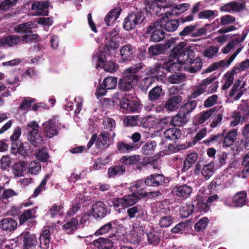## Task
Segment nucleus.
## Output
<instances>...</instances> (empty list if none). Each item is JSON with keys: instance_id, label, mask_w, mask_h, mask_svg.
Masks as SVG:
<instances>
[{"instance_id": "nucleus-1", "label": "nucleus", "mask_w": 249, "mask_h": 249, "mask_svg": "<svg viewBox=\"0 0 249 249\" xmlns=\"http://www.w3.org/2000/svg\"><path fill=\"white\" fill-rule=\"evenodd\" d=\"M115 30L108 33L106 35L105 47L103 50H100L93 56V61L97 69L103 68L108 72H114L117 71L119 66L113 61H106L108 55L112 56L115 54L116 49L119 46V37Z\"/></svg>"}, {"instance_id": "nucleus-2", "label": "nucleus", "mask_w": 249, "mask_h": 249, "mask_svg": "<svg viewBox=\"0 0 249 249\" xmlns=\"http://www.w3.org/2000/svg\"><path fill=\"white\" fill-rule=\"evenodd\" d=\"M194 56V50L186 46L185 43L181 42L173 49L168 61H173L178 65V69L176 71L182 69L195 73L201 68L202 63L199 59L193 60Z\"/></svg>"}, {"instance_id": "nucleus-3", "label": "nucleus", "mask_w": 249, "mask_h": 249, "mask_svg": "<svg viewBox=\"0 0 249 249\" xmlns=\"http://www.w3.org/2000/svg\"><path fill=\"white\" fill-rule=\"evenodd\" d=\"M142 69V64L139 63L125 70L123 77L119 82V89L124 91L131 89L139 80L138 76L135 73Z\"/></svg>"}, {"instance_id": "nucleus-4", "label": "nucleus", "mask_w": 249, "mask_h": 249, "mask_svg": "<svg viewBox=\"0 0 249 249\" xmlns=\"http://www.w3.org/2000/svg\"><path fill=\"white\" fill-rule=\"evenodd\" d=\"M237 136V129H232L229 131L226 135H224V132H223L221 134L211 136L207 140L204 141V142H210L213 141H220L223 147H228L234 143Z\"/></svg>"}, {"instance_id": "nucleus-5", "label": "nucleus", "mask_w": 249, "mask_h": 249, "mask_svg": "<svg viewBox=\"0 0 249 249\" xmlns=\"http://www.w3.org/2000/svg\"><path fill=\"white\" fill-rule=\"evenodd\" d=\"M161 21H155L150 24L146 29L145 34L150 35V40L158 42L164 38V32L162 30Z\"/></svg>"}, {"instance_id": "nucleus-6", "label": "nucleus", "mask_w": 249, "mask_h": 249, "mask_svg": "<svg viewBox=\"0 0 249 249\" xmlns=\"http://www.w3.org/2000/svg\"><path fill=\"white\" fill-rule=\"evenodd\" d=\"M206 196L203 192L199 191L197 194L196 198L194 200V205L200 211H207L208 207L213 203L217 202L219 197L217 195H213L209 196L205 203Z\"/></svg>"}, {"instance_id": "nucleus-7", "label": "nucleus", "mask_w": 249, "mask_h": 249, "mask_svg": "<svg viewBox=\"0 0 249 249\" xmlns=\"http://www.w3.org/2000/svg\"><path fill=\"white\" fill-rule=\"evenodd\" d=\"M178 69V65L176 64L173 61H168L164 62L163 64L158 63L156 65L149 67L146 71L148 75H155L159 76H162L163 69L168 72L175 71Z\"/></svg>"}, {"instance_id": "nucleus-8", "label": "nucleus", "mask_w": 249, "mask_h": 249, "mask_svg": "<svg viewBox=\"0 0 249 249\" xmlns=\"http://www.w3.org/2000/svg\"><path fill=\"white\" fill-rule=\"evenodd\" d=\"M145 18L143 11L133 12L127 16L124 19V28L127 31L135 28L137 25L142 23Z\"/></svg>"}, {"instance_id": "nucleus-9", "label": "nucleus", "mask_w": 249, "mask_h": 249, "mask_svg": "<svg viewBox=\"0 0 249 249\" xmlns=\"http://www.w3.org/2000/svg\"><path fill=\"white\" fill-rule=\"evenodd\" d=\"M242 50V47L240 46L238 48L235 52L227 59H224L218 62H214L211 64L209 67H208L205 70V73H209L213 71H214L218 69L224 68L225 67H228L234 60L236 56L241 52Z\"/></svg>"}, {"instance_id": "nucleus-10", "label": "nucleus", "mask_w": 249, "mask_h": 249, "mask_svg": "<svg viewBox=\"0 0 249 249\" xmlns=\"http://www.w3.org/2000/svg\"><path fill=\"white\" fill-rule=\"evenodd\" d=\"M28 129H31L28 133L27 138L33 145H36L41 141V137L39 133V125L36 121L30 122L27 124Z\"/></svg>"}, {"instance_id": "nucleus-11", "label": "nucleus", "mask_w": 249, "mask_h": 249, "mask_svg": "<svg viewBox=\"0 0 249 249\" xmlns=\"http://www.w3.org/2000/svg\"><path fill=\"white\" fill-rule=\"evenodd\" d=\"M42 126L43 131L46 136L49 138H52L58 134L60 124L54 118H53L44 122Z\"/></svg>"}, {"instance_id": "nucleus-12", "label": "nucleus", "mask_w": 249, "mask_h": 249, "mask_svg": "<svg viewBox=\"0 0 249 249\" xmlns=\"http://www.w3.org/2000/svg\"><path fill=\"white\" fill-rule=\"evenodd\" d=\"M138 200L136 194L132 193V195L115 199L113 205L116 208L121 207L122 208H124L133 205Z\"/></svg>"}, {"instance_id": "nucleus-13", "label": "nucleus", "mask_w": 249, "mask_h": 249, "mask_svg": "<svg viewBox=\"0 0 249 249\" xmlns=\"http://www.w3.org/2000/svg\"><path fill=\"white\" fill-rule=\"evenodd\" d=\"M248 29H245L243 31L242 36L241 38L237 37L234 39H233L231 41L229 42L226 46L223 48L221 50V52L224 54L228 53L232 49H233L234 47H237L236 50L239 48L240 46L242 47V49L243 48V46L242 45V43L245 39L248 33Z\"/></svg>"}, {"instance_id": "nucleus-14", "label": "nucleus", "mask_w": 249, "mask_h": 249, "mask_svg": "<svg viewBox=\"0 0 249 249\" xmlns=\"http://www.w3.org/2000/svg\"><path fill=\"white\" fill-rule=\"evenodd\" d=\"M107 213V209L106 205L101 201L95 202L90 210L91 215L96 218L105 217Z\"/></svg>"}, {"instance_id": "nucleus-15", "label": "nucleus", "mask_w": 249, "mask_h": 249, "mask_svg": "<svg viewBox=\"0 0 249 249\" xmlns=\"http://www.w3.org/2000/svg\"><path fill=\"white\" fill-rule=\"evenodd\" d=\"M169 121L173 125L180 126L186 124L188 121V119L184 114H181V112L179 111L178 113L171 119L169 117L162 119L161 123L166 124Z\"/></svg>"}, {"instance_id": "nucleus-16", "label": "nucleus", "mask_w": 249, "mask_h": 249, "mask_svg": "<svg viewBox=\"0 0 249 249\" xmlns=\"http://www.w3.org/2000/svg\"><path fill=\"white\" fill-rule=\"evenodd\" d=\"M127 213L130 218H142L143 220H147V213L146 210L141 206L137 205L127 210Z\"/></svg>"}, {"instance_id": "nucleus-17", "label": "nucleus", "mask_w": 249, "mask_h": 249, "mask_svg": "<svg viewBox=\"0 0 249 249\" xmlns=\"http://www.w3.org/2000/svg\"><path fill=\"white\" fill-rule=\"evenodd\" d=\"M49 4L44 2H35L32 6V9L35 11L34 16H47Z\"/></svg>"}, {"instance_id": "nucleus-18", "label": "nucleus", "mask_w": 249, "mask_h": 249, "mask_svg": "<svg viewBox=\"0 0 249 249\" xmlns=\"http://www.w3.org/2000/svg\"><path fill=\"white\" fill-rule=\"evenodd\" d=\"M120 107L125 112H135L139 109V104L134 101L128 100L126 98H123L120 103Z\"/></svg>"}, {"instance_id": "nucleus-19", "label": "nucleus", "mask_w": 249, "mask_h": 249, "mask_svg": "<svg viewBox=\"0 0 249 249\" xmlns=\"http://www.w3.org/2000/svg\"><path fill=\"white\" fill-rule=\"evenodd\" d=\"M187 3H181L173 7L170 11H166L163 16V20L165 21V18H168L172 15H178L186 11L189 7Z\"/></svg>"}, {"instance_id": "nucleus-20", "label": "nucleus", "mask_w": 249, "mask_h": 249, "mask_svg": "<svg viewBox=\"0 0 249 249\" xmlns=\"http://www.w3.org/2000/svg\"><path fill=\"white\" fill-rule=\"evenodd\" d=\"M182 99L180 96L169 98L164 104L165 108L169 111H174L179 107Z\"/></svg>"}, {"instance_id": "nucleus-21", "label": "nucleus", "mask_w": 249, "mask_h": 249, "mask_svg": "<svg viewBox=\"0 0 249 249\" xmlns=\"http://www.w3.org/2000/svg\"><path fill=\"white\" fill-rule=\"evenodd\" d=\"M27 164L26 162L20 161L14 164L12 168V172L15 178L24 176L26 173Z\"/></svg>"}, {"instance_id": "nucleus-22", "label": "nucleus", "mask_w": 249, "mask_h": 249, "mask_svg": "<svg viewBox=\"0 0 249 249\" xmlns=\"http://www.w3.org/2000/svg\"><path fill=\"white\" fill-rule=\"evenodd\" d=\"M172 192L175 195L179 197L186 198L190 196L192 192V189L191 187L184 184L175 187Z\"/></svg>"}, {"instance_id": "nucleus-23", "label": "nucleus", "mask_w": 249, "mask_h": 249, "mask_svg": "<svg viewBox=\"0 0 249 249\" xmlns=\"http://www.w3.org/2000/svg\"><path fill=\"white\" fill-rule=\"evenodd\" d=\"M120 53L123 61H129L133 57L134 49L130 45H125L121 48Z\"/></svg>"}, {"instance_id": "nucleus-24", "label": "nucleus", "mask_w": 249, "mask_h": 249, "mask_svg": "<svg viewBox=\"0 0 249 249\" xmlns=\"http://www.w3.org/2000/svg\"><path fill=\"white\" fill-rule=\"evenodd\" d=\"M126 168L124 165H114L109 167L107 171V177L114 178L123 175L125 172Z\"/></svg>"}, {"instance_id": "nucleus-25", "label": "nucleus", "mask_w": 249, "mask_h": 249, "mask_svg": "<svg viewBox=\"0 0 249 249\" xmlns=\"http://www.w3.org/2000/svg\"><path fill=\"white\" fill-rule=\"evenodd\" d=\"M164 181V178L161 174L151 175L147 177L145 183L148 186H159L162 185Z\"/></svg>"}, {"instance_id": "nucleus-26", "label": "nucleus", "mask_w": 249, "mask_h": 249, "mask_svg": "<svg viewBox=\"0 0 249 249\" xmlns=\"http://www.w3.org/2000/svg\"><path fill=\"white\" fill-rule=\"evenodd\" d=\"M247 194L245 191L237 193L233 197L232 203L235 207H242L246 205Z\"/></svg>"}, {"instance_id": "nucleus-27", "label": "nucleus", "mask_w": 249, "mask_h": 249, "mask_svg": "<svg viewBox=\"0 0 249 249\" xmlns=\"http://www.w3.org/2000/svg\"><path fill=\"white\" fill-rule=\"evenodd\" d=\"M109 135L107 133L103 132L101 133L95 143L96 146L98 148L104 149L108 147L109 145Z\"/></svg>"}, {"instance_id": "nucleus-28", "label": "nucleus", "mask_w": 249, "mask_h": 249, "mask_svg": "<svg viewBox=\"0 0 249 249\" xmlns=\"http://www.w3.org/2000/svg\"><path fill=\"white\" fill-rule=\"evenodd\" d=\"M197 160V154L196 153H191L188 154L183 162L182 172H186L195 163Z\"/></svg>"}, {"instance_id": "nucleus-29", "label": "nucleus", "mask_w": 249, "mask_h": 249, "mask_svg": "<svg viewBox=\"0 0 249 249\" xmlns=\"http://www.w3.org/2000/svg\"><path fill=\"white\" fill-rule=\"evenodd\" d=\"M24 237V245L26 249H29L37 244V238L35 234L26 232L23 235Z\"/></svg>"}, {"instance_id": "nucleus-30", "label": "nucleus", "mask_w": 249, "mask_h": 249, "mask_svg": "<svg viewBox=\"0 0 249 249\" xmlns=\"http://www.w3.org/2000/svg\"><path fill=\"white\" fill-rule=\"evenodd\" d=\"M78 228V219L72 218L63 225V229L67 233H71Z\"/></svg>"}, {"instance_id": "nucleus-31", "label": "nucleus", "mask_w": 249, "mask_h": 249, "mask_svg": "<svg viewBox=\"0 0 249 249\" xmlns=\"http://www.w3.org/2000/svg\"><path fill=\"white\" fill-rule=\"evenodd\" d=\"M17 226V222L12 218H6L1 220L0 226L2 230L11 231L16 229Z\"/></svg>"}, {"instance_id": "nucleus-32", "label": "nucleus", "mask_w": 249, "mask_h": 249, "mask_svg": "<svg viewBox=\"0 0 249 249\" xmlns=\"http://www.w3.org/2000/svg\"><path fill=\"white\" fill-rule=\"evenodd\" d=\"M95 247L102 249H109L113 247V243L109 239L100 237L93 242Z\"/></svg>"}, {"instance_id": "nucleus-33", "label": "nucleus", "mask_w": 249, "mask_h": 249, "mask_svg": "<svg viewBox=\"0 0 249 249\" xmlns=\"http://www.w3.org/2000/svg\"><path fill=\"white\" fill-rule=\"evenodd\" d=\"M214 112V111L213 109L202 111L196 117L195 120L197 124H202L212 117Z\"/></svg>"}, {"instance_id": "nucleus-34", "label": "nucleus", "mask_w": 249, "mask_h": 249, "mask_svg": "<svg viewBox=\"0 0 249 249\" xmlns=\"http://www.w3.org/2000/svg\"><path fill=\"white\" fill-rule=\"evenodd\" d=\"M159 120L153 116H148L142 118L141 124L142 126L146 128H151L156 125Z\"/></svg>"}, {"instance_id": "nucleus-35", "label": "nucleus", "mask_w": 249, "mask_h": 249, "mask_svg": "<svg viewBox=\"0 0 249 249\" xmlns=\"http://www.w3.org/2000/svg\"><path fill=\"white\" fill-rule=\"evenodd\" d=\"M234 113L242 117L244 119L249 114V105L247 101L242 100L237 108V111Z\"/></svg>"}, {"instance_id": "nucleus-36", "label": "nucleus", "mask_w": 249, "mask_h": 249, "mask_svg": "<svg viewBox=\"0 0 249 249\" xmlns=\"http://www.w3.org/2000/svg\"><path fill=\"white\" fill-rule=\"evenodd\" d=\"M165 137L171 140L178 139L181 135L180 130L177 128H172L166 130L164 133Z\"/></svg>"}, {"instance_id": "nucleus-37", "label": "nucleus", "mask_w": 249, "mask_h": 249, "mask_svg": "<svg viewBox=\"0 0 249 249\" xmlns=\"http://www.w3.org/2000/svg\"><path fill=\"white\" fill-rule=\"evenodd\" d=\"M36 158L41 162H47L50 158L47 148H39L35 154Z\"/></svg>"}, {"instance_id": "nucleus-38", "label": "nucleus", "mask_w": 249, "mask_h": 249, "mask_svg": "<svg viewBox=\"0 0 249 249\" xmlns=\"http://www.w3.org/2000/svg\"><path fill=\"white\" fill-rule=\"evenodd\" d=\"M214 172V163L211 161L209 163L203 166L201 173L203 176L207 179H208Z\"/></svg>"}, {"instance_id": "nucleus-39", "label": "nucleus", "mask_w": 249, "mask_h": 249, "mask_svg": "<svg viewBox=\"0 0 249 249\" xmlns=\"http://www.w3.org/2000/svg\"><path fill=\"white\" fill-rule=\"evenodd\" d=\"M161 9L160 5L158 3L147 1L145 7V10L147 13L151 15H157L160 12Z\"/></svg>"}, {"instance_id": "nucleus-40", "label": "nucleus", "mask_w": 249, "mask_h": 249, "mask_svg": "<svg viewBox=\"0 0 249 249\" xmlns=\"http://www.w3.org/2000/svg\"><path fill=\"white\" fill-rule=\"evenodd\" d=\"M140 160V157L139 155L124 156L120 159V161L122 164L128 165L136 164Z\"/></svg>"}, {"instance_id": "nucleus-41", "label": "nucleus", "mask_w": 249, "mask_h": 249, "mask_svg": "<svg viewBox=\"0 0 249 249\" xmlns=\"http://www.w3.org/2000/svg\"><path fill=\"white\" fill-rule=\"evenodd\" d=\"M119 9H114L111 10L106 16L105 21L107 26H109L114 22L119 17L120 15Z\"/></svg>"}, {"instance_id": "nucleus-42", "label": "nucleus", "mask_w": 249, "mask_h": 249, "mask_svg": "<svg viewBox=\"0 0 249 249\" xmlns=\"http://www.w3.org/2000/svg\"><path fill=\"white\" fill-rule=\"evenodd\" d=\"M197 103L195 101H192L186 103L182 106L179 110L181 114H184L186 116L192 112L196 107Z\"/></svg>"}, {"instance_id": "nucleus-43", "label": "nucleus", "mask_w": 249, "mask_h": 249, "mask_svg": "<svg viewBox=\"0 0 249 249\" xmlns=\"http://www.w3.org/2000/svg\"><path fill=\"white\" fill-rule=\"evenodd\" d=\"M234 74H235V73L233 72V71L232 70L231 71H229L224 75L223 78L224 84L222 87V89L223 90L227 89L233 84Z\"/></svg>"}, {"instance_id": "nucleus-44", "label": "nucleus", "mask_w": 249, "mask_h": 249, "mask_svg": "<svg viewBox=\"0 0 249 249\" xmlns=\"http://www.w3.org/2000/svg\"><path fill=\"white\" fill-rule=\"evenodd\" d=\"M32 22H27L16 26L14 30L18 34L28 33L31 32Z\"/></svg>"}, {"instance_id": "nucleus-45", "label": "nucleus", "mask_w": 249, "mask_h": 249, "mask_svg": "<svg viewBox=\"0 0 249 249\" xmlns=\"http://www.w3.org/2000/svg\"><path fill=\"white\" fill-rule=\"evenodd\" d=\"M148 241L150 244L153 245L158 244L160 241L158 233L153 228H150L148 232L146 233Z\"/></svg>"}, {"instance_id": "nucleus-46", "label": "nucleus", "mask_w": 249, "mask_h": 249, "mask_svg": "<svg viewBox=\"0 0 249 249\" xmlns=\"http://www.w3.org/2000/svg\"><path fill=\"white\" fill-rule=\"evenodd\" d=\"M157 143L155 141L147 142L142 146V153L145 155L152 154L155 151Z\"/></svg>"}, {"instance_id": "nucleus-47", "label": "nucleus", "mask_w": 249, "mask_h": 249, "mask_svg": "<svg viewBox=\"0 0 249 249\" xmlns=\"http://www.w3.org/2000/svg\"><path fill=\"white\" fill-rule=\"evenodd\" d=\"M135 148V145L134 143L127 144L123 142H119L117 145V150L123 153H128Z\"/></svg>"}, {"instance_id": "nucleus-48", "label": "nucleus", "mask_w": 249, "mask_h": 249, "mask_svg": "<svg viewBox=\"0 0 249 249\" xmlns=\"http://www.w3.org/2000/svg\"><path fill=\"white\" fill-rule=\"evenodd\" d=\"M21 40L19 36L16 35L9 36L3 38L4 44L9 47L17 45Z\"/></svg>"}, {"instance_id": "nucleus-49", "label": "nucleus", "mask_w": 249, "mask_h": 249, "mask_svg": "<svg viewBox=\"0 0 249 249\" xmlns=\"http://www.w3.org/2000/svg\"><path fill=\"white\" fill-rule=\"evenodd\" d=\"M36 209H31L24 211L20 215L19 221L21 224H23L26 220L36 217Z\"/></svg>"}, {"instance_id": "nucleus-50", "label": "nucleus", "mask_w": 249, "mask_h": 249, "mask_svg": "<svg viewBox=\"0 0 249 249\" xmlns=\"http://www.w3.org/2000/svg\"><path fill=\"white\" fill-rule=\"evenodd\" d=\"M195 206L196 207V205H194V201L192 205L186 204L182 206L180 209V214L181 217L185 218L189 216L193 213Z\"/></svg>"}, {"instance_id": "nucleus-51", "label": "nucleus", "mask_w": 249, "mask_h": 249, "mask_svg": "<svg viewBox=\"0 0 249 249\" xmlns=\"http://www.w3.org/2000/svg\"><path fill=\"white\" fill-rule=\"evenodd\" d=\"M117 79L114 77H107L103 80L102 85L107 89H113L117 85Z\"/></svg>"}, {"instance_id": "nucleus-52", "label": "nucleus", "mask_w": 249, "mask_h": 249, "mask_svg": "<svg viewBox=\"0 0 249 249\" xmlns=\"http://www.w3.org/2000/svg\"><path fill=\"white\" fill-rule=\"evenodd\" d=\"M217 11L207 10L200 12L198 14V18L200 19H213L217 16Z\"/></svg>"}, {"instance_id": "nucleus-53", "label": "nucleus", "mask_w": 249, "mask_h": 249, "mask_svg": "<svg viewBox=\"0 0 249 249\" xmlns=\"http://www.w3.org/2000/svg\"><path fill=\"white\" fill-rule=\"evenodd\" d=\"M50 178V175L47 174L46 175L43 180L41 181V183L38 186H37L35 190L34 193H33V196L36 197L37 196L39 195V194L43 190H45L46 189V185L47 183V182L49 180Z\"/></svg>"}, {"instance_id": "nucleus-54", "label": "nucleus", "mask_w": 249, "mask_h": 249, "mask_svg": "<svg viewBox=\"0 0 249 249\" xmlns=\"http://www.w3.org/2000/svg\"><path fill=\"white\" fill-rule=\"evenodd\" d=\"M219 52V49L217 47L211 46L206 48L203 52V55L205 57L212 58L217 56Z\"/></svg>"}, {"instance_id": "nucleus-55", "label": "nucleus", "mask_w": 249, "mask_h": 249, "mask_svg": "<svg viewBox=\"0 0 249 249\" xmlns=\"http://www.w3.org/2000/svg\"><path fill=\"white\" fill-rule=\"evenodd\" d=\"M41 170L40 164L36 161L31 162L28 166V172L32 175H36L38 174Z\"/></svg>"}, {"instance_id": "nucleus-56", "label": "nucleus", "mask_w": 249, "mask_h": 249, "mask_svg": "<svg viewBox=\"0 0 249 249\" xmlns=\"http://www.w3.org/2000/svg\"><path fill=\"white\" fill-rule=\"evenodd\" d=\"M162 94V89L160 87L156 86L152 89L149 93V98L150 100H156Z\"/></svg>"}, {"instance_id": "nucleus-57", "label": "nucleus", "mask_w": 249, "mask_h": 249, "mask_svg": "<svg viewBox=\"0 0 249 249\" xmlns=\"http://www.w3.org/2000/svg\"><path fill=\"white\" fill-rule=\"evenodd\" d=\"M209 219L206 217L200 219L195 225V228L197 231H202L207 227Z\"/></svg>"}, {"instance_id": "nucleus-58", "label": "nucleus", "mask_w": 249, "mask_h": 249, "mask_svg": "<svg viewBox=\"0 0 249 249\" xmlns=\"http://www.w3.org/2000/svg\"><path fill=\"white\" fill-rule=\"evenodd\" d=\"M179 24L178 20L172 19L167 21L164 25L165 30L168 32H174L178 27Z\"/></svg>"}, {"instance_id": "nucleus-59", "label": "nucleus", "mask_w": 249, "mask_h": 249, "mask_svg": "<svg viewBox=\"0 0 249 249\" xmlns=\"http://www.w3.org/2000/svg\"><path fill=\"white\" fill-rule=\"evenodd\" d=\"M35 102V100L34 99L30 97L25 98L21 103L18 108L26 112L30 109L31 104Z\"/></svg>"}, {"instance_id": "nucleus-60", "label": "nucleus", "mask_w": 249, "mask_h": 249, "mask_svg": "<svg viewBox=\"0 0 249 249\" xmlns=\"http://www.w3.org/2000/svg\"><path fill=\"white\" fill-rule=\"evenodd\" d=\"M174 218L170 215L164 216L160 219L159 224L162 228H167L173 223Z\"/></svg>"}, {"instance_id": "nucleus-61", "label": "nucleus", "mask_w": 249, "mask_h": 249, "mask_svg": "<svg viewBox=\"0 0 249 249\" xmlns=\"http://www.w3.org/2000/svg\"><path fill=\"white\" fill-rule=\"evenodd\" d=\"M17 2V0H4L0 3V10L7 11L15 6Z\"/></svg>"}, {"instance_id": "nucleus-62", "label": "nucleus", "mask_w": 249, "mask_h": 249, "mask_svg": "<svg viewBox=\"0 0 249 249\" xmlns=\"http://www.w3.org/2000/svg\"><path fill=\"white\" fill-rule=\"evenodd\" d=\"M123 122L126 126H136L138 123V117L134 116H127L124 119Z\"/></svg>"}, {"instance_id": "nucleus-63", "label": "nucleus", "mask_w": 249, "mask_h": 249, "mask_svg": "<svg viewBox=\"0 0 249 249\" xmlns=\"http://www.w3.org/2000/svg\"><path fill=\"white\" fill-rule=\"evenodd\" d=\"M249 68V59H247L242 62L238 66L234 67L233 69V72L235 74H237L241 71H244Z\"/></svg>"}, {"instance_id": "nucleus-64", "label": "nucleus", "mask_w": 249, "mask_h": 249, "mask_svg": "<svg viewBox=\"0 0 249 249\" xmlns=\"http://www.w3.org/2000/svg\"><path fill=\"white\" fill-rule=\"evenodd\" d=\"M185 76L184 75L178 73H175L171 75L168 78L169 81L172 84H178L184 80Z\"/></svg>"}]
</instances>
